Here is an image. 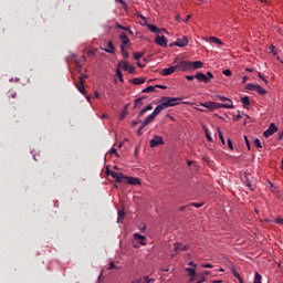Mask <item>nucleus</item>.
Returning <instances> with one entry per match:
<instances>
[{"instance_id":"aec40b11","label":"nucleus","mask_w":283,"mask_h":283,"mask_svg":"<svg viewBox=\"0 0 283 283\" xmlns=\"http://www.w3.org/2000/svg\"><path fill=\"white\" fill-rule=\"evenodd\" d=\"M134 240H138L139 244L142 245H146V242H144L146 240V237L140 234V233H134L133 234Z\"/></svg>"},{"instance_id":"e2e57ef3","label":"nucleus","mask_w":283,"mask_h":283,"mask_svg":"<svg viewBox=\"0 0 283 283\" xmlns=\"http://www.w3.org/2000/svg\"><path fill=\"white\" fill-rule=\"evenodd\" d=\"M144 281H145V283H150V282H151V280L149 279V276H145V277H144Z\"/></svg>"},{"instance_id":"dca6fc26","label":"nucleus","mask_w":283,"mask_h":283,"mask_svg":"<svg viewBox=\"0 0 283 283\" xmlns=\"http://www.w3.org/2000/svg\"><path fill=\"white\" fill-rule=\"evenodd\" d=\"M221 108H224V109H234V106H233V105H229V104L216 103V102H214V109H221Z\"/></svg>"},{"instance_id":"6e6d98bb","label":"nucleus","mask_w":283,"mask_h":283,"mask_svg":"<svg viewBox=\"0 0 283 283\" xmlns=\"http://www.w3.org/2000/svg\"><path fill=\"white\" fill-rule=\"evenodd\" d=\"M111 154H112V155H115L116 157H119V155H118V153H117V150H116L115 148H113V149L111 150Z\"/></svg>"},{"instance_id":"864d4df0","label":"nucleus","mask_w":283,"mask_h":283,"mask_svg":"<svg viewBox=\"0 0 283 283\" xmlns=\"http://www.w3.org/2000/svg\"><path fill=\"white\" fill-rule=\"evenodd\" d=\"M207 77L208 78H214V75H213V73L211 71H208L207 72Z\"/></svg>"},{"instance_id":"a211bd4d","label":"nucleus","mask_w":283,"mask_h":283,"mask_svg":"<svg viewBox=\"0 0 283 283\" xmlns=\"http://www.w3.org/2000/svg\"><path fill=\"white\" fill-rule=\"evenodd\" d=\"M201 107H206L207 109H210L211 112L216 111V102H206L200 103Z\"/></svg>"},{"instance_id":"1a4fd4ad","label":"nucleus","mask_w":283,"mask_h":283,"mask_svg":"<svg viewBox=\"0 0 283 283\" xmlns=\"http://www.w3.org/2000/svg\"><path fill=\"white\" fill-rule=\"evenodd\" d=\"M177 70V65H172V66H169V67H165L161 70V75L163 76H168V75H171L172 73H175Z\"/></svg>"},{"instance_id":"4be33fe9","label":"nucleus","mask_w":283,"mask_h":283,"mask_svg":"<svg viewBox=\"0 0 283 283\" xmlns=\"http://www.w3.org/2000/svg\"><path fill=\"white\" fill-rule=\"evenodd\" d=\"M144 98L146 97H138L135 99V103H134V109H140V107H143L144 103Z\"/></svg>"},{"instance_id":"0eeeda50","label":"nucleus","mask_w":283,"mask_h":283,"mask_svg":"<svg viewBox=\"0 0 283 283\" xmlns=\"http://www.w3.org/2000/svg\"><path fill=\"white\" fill-rule=\"evenodd\" d=\"M163 144H164L163 137L156 136V137H154V139L150 140L149 146H150V148H156Z\"/></svg>"},{"instance_id":"2f4dec72","label":"nucleus","mask_w":283,"mask_h":283,"mask_svg":"<svg viewBox=\"0 0 283 283\" xmlns=\"http://www.w3.org/2000/svg\"><path fill=\"white\" fill-rule=\"evenodd\" d=\"M116 75H117V77L119 78V81H120L122 83H124L123 73H122L119 66H117Z\"/></svg>"},{"instance_id":"c9c22d12","label":"nucleus","mask_w":283,"mask_h":283,"mask_svg":"<svg viewBox=\"0 0 283 283\" xmlns=\"http://www.w3.org/2000/svg\"><path fill=\"white\" fill-rule=\"evenodd\" d=\"M210 42L216 43V44H222V42L220 41V39L216 38V36H211L209 38Z\"/></svg>"},{"instance_id":"8fccbe9b","label":"nucleus","mask_w":283,"mask_h":283,"mask_svg":"<svg viewBox=\"0 0 283 283\" xmlns=\"http://www.w3.org/2000/svg\"><path fill=\"white\" fill-rule=\"evenodd\" d=\"M269 50L273 55H277V53H275V46L271 45Z\"/></svg>"},{"instance_id":"72a5a7b5","label":"nucleus","mask_w":283,"mask_h":283,"mask_svg":"<svg viewBox=\"0 0 283 283\" xmlns=\"http://www.w3.org/2000/svg\"><path fill=\"white\" fill-rule=\"evenodd\" d=\"M253 283H262V275L259 273H255Z\"/></svg>"},{"instance_id":"0e129e2a","label":"nucleus","mask_w":283,"mask_h":283,"mask_svg":"<svg viewBox=\"0 0 283 283\" xmlns=\"http://www.w3.org/2000/svg\"><path fill=\"white\" fill-rule=\"evenodd\" d=\"M276 222H277V224H283V219L277 218V219H276Z\"/></svg>"},{"instance_id":"69168bd1","label":"nucleus","mask_w":283,"mask_h":283,"mask_svg":"<svg viewBox=\"0 0 283 283\" xmlns=\"http://www.w3.org/2000/svg\"><path fill=\"white\" fill-rule=\"evenodd\" d=\"M282 138H283V130H282L281 133H279L277 139H279V140H282Z\"/></svg>"},{"instance_id":"bb28decb","label":"nucleus","mask_w":283,"mask_h":283,"mask_svg":"<svg viewBox=\"0 0 283 283\" xmlns=\"http://www.w3.org/2000/svg\"><path fill=\"white\" fill-rule=\"evenodd\" d=\"M203 130H205L208 142L213 143V137L211 136L209 128L207 126H203Z\"/></svg>"},{"instance_id":"412c9836","label":"nucleus","mask_w":283,"mask_h":283,"mask_svg":"<svg viewBox=\"0 0 283 283\" xmlns=\"http://www.w3.org/2000/svg\"><path fill=\"white\" fill-rule=\"evenodd\" d=\"M186 272H188V275H190V282H195V280L197 277L196 270L192 268H187Z\"/></svg>"},{"instance_id":"7ed1b4c3","label":"nucleus","mask_w":283,"mask_h":283,"mask_svg":"<svg viewBox=\"0 0 283 283\" xmlns=\"http://www.w3.org/2000/svg\"><path fill=\"white\" fill-rule=\"evenodd\" d=\"M106 175L108 177H113L114 179H116V182H118V184L124 182L125 176H123L122 174H118V172H115L113 170L106 169Z\"/></svg>"},{"instance_id":"58836bf2","label":"nucleus","mask_w":283,"mask_h":283,"mask_svg":"<svg viewBox=\"0 0 283 283\" xmlns=\"http://www.w3.org/2000/svg\"><path fill=\"white\" fill-rule=\"evenodd\" d=\"M217 130H218L219 138H220L221 143L224 145L226 142H224V137H223V135H222V132H221L220 127H218Z\"/></svg>"},{"instance_id":"a18cd8bd","label":"nucleus","mask_w":283,"mask_h":283,"mask_svg":"<svg viewBox=\"0 0 283 283\" xmlns=\"http://www.w3.org/2000/svg\"><path fill=\"white\" fill-rule=\"evenodd\" d=\"M124 218H125V212L123 210L118 211V221H122Z\"/></svg>"},{"instance_id":"423d86ee","label":"nucleus","mask_w":283,"mask_h":283,"mask_svg":"<svg viewBox=\"0 0 283 283\" xmlns=\"http://www.w3.org/2000/svg\"><path fill=\"white\" fill-rule=\"evenodd\" d=\"M195 77L202 83H210V77H208L207 74L202 73V72H197L195 74Z\"/></svg>"},{"instance_id":"6ab92c4d","label":"nucleus","mask_w":283,"mask_h":283,"mask_svg":"<svg viewBox=\"0 0 283 283\" xmlns=\"http://www.w3.org/2000/svg\"><path fill=\"white\" fill-rule=\"evenodd\" d=\"M156 119V117L150 114L148 115L145 120L143 122V127H147L149 124H151L154 120ZM139 123H142V120H139Z\"/></svg>"},{"instance_id":"c85d7f7f","label":"nucleus","mask_w":283,"mask_h":283,"mask_svg":"<svg viewBox=\"0 0 283 283\" xmlns=\"http://www.w3.org/2000/svg\"><path fill=\"white\" fill-rule=\"evenodd\" d=\"M147 28H148L149 31H151L153 33H160V29H157L156 25L148 24Z\"/></svg>"},{"instance_id":"bf43d9fd","label":"nucleus","mask_w":283,"mask_h":283,"mask_svg":"<svg viewBox=\"0 0 283 283\" xmlns=\"http://www.w3.org/2000/svg\"><path fill=\"white\" fill-rule=\"evenodd\" d=\"M188 265H190L191 266V269H193V270H196L197 269V264H195L193 262H190V263H188Z\"/></svg>"},{"instance_id":"4c0bfd02","label":"nucleus","mask_w":283,"mask_h":283,"mask_svg":"<svg viewBox=\"0 0 283 283\" xmlns=\"http://www.w3.org/2000/svg\"><path fill=\"white\" fill-rule=\"evenodd\" d=\"M116 27H117V29H122V30L127 31L128 33L133 34V31L128 27L125 28L120 24H117Z\"/></svg>"},{"instance_id":"3c124183","label":"nucleus","mask_w":283,"mask_h":283,"mask_svg":"<svg viewBox=\"0 0 283 283\" xmlns=\"http://www.w3.org/2000/svg\"><path fill=\"white\" fill-rule=\"evenodd\" d=\"M243 138L245 139V146H248V149L250 150L251 149V145L249 143V139H248L247 135Z\"/></svg>"},{"instance_id":"6e6552de","label":"nucleus","mask_w":283,"mask_h":283,"mask_svg":"<svg viewBox=\"0 0 283 283\" xmlns=\"http://www.w3.org/2000/svg\"><path fill=\"white\" fill-rule=\"evenodd\" d=\"M167 39L163 35H156L155 43L160 45V48H167Z\"/></svg>"},{"instance_id":"13d9d810","label":"nucleus","mask_w":283,"mask_h":283,"mask_svg":"<svg viewBox=\"0 0 283 283\" xmlns=\"http://www.w3.org/2000/svg\"><path fill=\"white\" fill-rule=\"evenodd\" d=\"M9 97H11V98H15V97H17V93H15V92H11V93H9Z\"/></svg>"},{"instance_id":"9b49d317","label":"nucleus","mask_w":283,"mask_h":283,"mask_svg":"<svg viewBox=\"0 0 283 283\" xmlns=\"http://www.w3.org/2000/svg\"><path fill=\"white\" fill-rule=\"evenodd\" d=\"M189 43L188 36H184L182 39H177L175 42L177 48H186V45Z\"/></svg>"},{"instance_id":"a878e982","label":"nucleus","mask_w":283,"mask_h":283,"mask_svg":"<svg viewBox=\"0 0 283 283\" xmlns=\"http://www.w3.org/2000/svg\"><path fill=\"white\" fill-rule=\"evenodd\" d=\"M241 102L243 103V107H244L245 109H249V107H250V105H251L249 96L241 97Z\"/></svg>"},{"instance_id":"473e14b6","label":"nucleus","mask_w":283,"mask_h":283,"mask_svg":"<svg viewBox=\"0 0 283 283\" xmlns=\"http://www.w3.org/2000/svg\"><path fill=\"white\" fill-rule=\"evenodd\" d=\"M120 52H122V55L124 56V59H126V60L129 59V54L126 51V48L120 46Z\"/></svg>"},{"instance_id":"338daca9","label":"nucleus","mask_w":283,"mask_h":283,"mask_svg":"<svg viewBox=\"0 0 283 283\" xmlns=\"http://www.w3.org/2000/svg\"><path fill=\"white\" fill-rule=\"evenodd\" d=\"M202 268L212 269L213 265H211V264H205V265H202Z\"/></svg>"},{"instance_id":"4d7b16f0","label":"nucleus","mask_w":283,"mask_h":283,"mask_svg":"<svg viewBox=\"0 0 283 283\" xmlns=\"http://www.w3.org/2000/svg\"><path fill=\"white\" fill-rule=\"evenodd\" d=\"M228 146H229V148H230L231 150H233V144H232L231 139L228 140Z\"/></svg>"},{"instance_id":"09e8293b","label":"nucleus","mask_w":283,"mask_h":283,"mask_svg":"<svg viewBox=\"0 0 283 283\" xmlns=\"http://www.w3.org/2000/svg\"><path fill=\"white\" fill-rule=\"evenodd\" d=\"M241 118H242V115L240 114V111H239V115L233 116V120L239 122Z\"/></svg>"},{"instance_id":"7c9ffc66","label":"nucleus","mask_w":283,"mask_h":283,"mask_svg":"<svg viewBox=\"0 0 283 283\" xmlns=\"http://www.w3.org/2000/svg\"><path fill=\"white\" fill-rule=\"evenodd\" d=\"M255 92H258L260 95H265L268 93L266 90L262 88L260 85L255 87Z\"/></svg>"},{"instance_id":"a19ab883","label":"nucleus","mask_w":283,"mask_h":283,"mask_svg":"<svg viewBox=\"0 0 283 283\" xmlns=\"http://www.w3.org/2000/svg\"><path fill=\"white\" fill-rule=\"evenodd\" d=\"M144 128H145L144 123H142V126H139L138 129H137V135L138 136H143Z\"/></svg>"},{"instance_id":"ea45409f","label":"nucleus","mask_w":283,"mask_h":283,"mask_svg":"<svg viewBox=\"0 0 283 283\" xmlns=\"http://www.w3.org/2000/svg\"><path fill=\"white\" fill-rule=\"evenodd\" d=\"M232 273L239 280L240 283H243L241 275L235 270H233Z\"/></svg>"},{"instance_id":"f3484780","label":"nucleus","mask_w":283,"mask_h":283,"mask_svg":"<svg viewBox=\"0 0 283 283\" xmlns=\"http://www.w3.org/2000/svg\"><path fill=\"white\" fill-rule=\"evenodd\" d=\"M189 250V244L182 245L181 243H175V251L177 253Z\"/></svg>"},{"instance_id":"f704fd0d","label":"nucleus","mask_w":283,"mask_h":283,"mask_svg":"<svg viewBox=\"0 0 283 283\" xmlns=\"http://www.w3.org/2000/svg\"><path fill=\"white\" fill-rule=\"evenodd\" d=\"M156 91V87L154 86H148L146 87L145 90L142 91V93H151V92H155Z\"/></svg>"},{"instance_id":"774afa93","label":"nucleus","mask_w":283,"mask_h":283,"mask_svg":"<svg viewBox=\"0 0 283 283\" xmlns=\"http://www.w3.org/2000/svg\"><path fill=\"white\" fill-rule=\"evenodd\" d=\"M155 87L161 88V90H166L167 88L166 86H163V85H156Z\"/></svg>"},{"instance_id":"e433bc0d","label":"nucleus","mask_w":283,"mask_h":283,"mask_svg":"<svg viewBox=\"0 0 283 283\" xmlns=\"http://www.w3.org/2000/svg\"><path fill=\"white\" fill-rule=\"evenodd\" d=\"M256 87H258V85H254V84L245 85V90H248V91H256Z\"/></svg>"},{"instance_id":"de8ad7c7","label":"nucleus","mask_w":283,"mask_h":283,"mask_svg":"<svg viewBox=\"0 0 283 283\" xmlns=\"http://www.w3.org/2000/svg\"><path fill=\"white\" fill-rule=\"evenodd\" d=\"M207 280L205 275H201L199 280L196 281V283H203Z\"/></svg>"},{"instance_id":"5fc2aeb1","label":"nucleus","mask_w":283,"mask_h":283,"mask_svg":"<svg viewBox=\"0 0 283 283\" xmlns=\"http://www.w3.org/2000/svg\"><path fill=\"white\" fill-rule=\"evenodd\" d=\"M245 186L249 187V190H251V191L254 190L253 185H252L251 182L248 181V182L245 184Z\"/></svg>"},{"instance_id":"20e7f679","label":"nucleus","mask_w":283,"mask_h":283,"mask_svg":"<svg viewBox=\"0 0 283 283\" xmlns=\"http://www.w3.org/2000/svg\"><path fill=\"white\" fill-rule=\"evenodd\" d=\"M276 132H277V126L274 125V123H271L270 126H269V128L263 132V136H264L265 138H269V137H271L273 134H275Z\"/></svg>"},{"instance_id":"c756f323","label":"nucleus","mask_w":283,"mask_h":283,"mask_svg":"<svg viewBox=\"0 0 283 283\" xmlns=\"http://www.w3.org/2000/svg\"><path fill=\"white\" fill-rule=\"evenodd\" d=\"M133 56H134L135 61H138L144 56V53L143 52H134Z\"/></svg>"},{"instance_id":"680f3d73","label":"nucleus","mask_w":283,"mask_h":283,"mask_svg":"<svg viewBox=\"0 0 283 283\" xmlns=\"http://www.w3.org/2000/svg\"><path fill=\"white\" fill-rule=\"evenodd\" d=\"M113 269H116V266H115V264L112 262V263L109 264V266H108L107 270H113Z\"/></svg>"},{"instance_id":"cd10ccee","label":"nucleus","mask_w":283,"mask_h":283,"mask_svg":"<svg viewBox=\"0 0 283 283\" xmlns=\"http://www.w3.org/2000/svg\"><path fill=\"white\" fill-rule=\"evenodd\" d=\"M216 97H217L218 99H220L222 103H223V102H229V103H228L229 105H233V102H232L230 98H227V97L220 96V95H216Z\"/></svg>"},{"instance_id":"f8f14e48","label":"nucleus","mask_w":283,"mask_h":283,"mask_svg":"<svg viewBox=\"0 0 283 283\" xmlns=\"http://www.w3.org/2000/svg\"><path fill=\"white\" fill-rule=\"evenodd\" d=\"M107 48L108 49L101 48V50H103V52H105L107 54H114L115 53V45H114L113 41H108Z\"/></svg>"},{"instance_id":"f03ea898","label":"nucleus","mask_w":283,"mask_h":283,"mask_svg":"<svg viewBox=\"0 0 283 283\" xmlns=\"http://www.w3.org/2000/svg\"><path fill=\"white\" fill-rule=\"evenodd\" d=\"M118 67H123L124 71H128L130 74H135V66L128 61H120Z\"/></svg>"},{"instance_id":"37998d69","label":"nucleus","mask_w":283,"mask_h":283,"mask_svg":"<svg viewBox=\"0 0 283 283\" xmlns=\"http://www.w3.org/2000/svg\"><path fill=\"white\" fill-rule=\"evenodd\" d=\"M127 115H128L127 109H124V111L122 112L120 116H119V119H120V120H124V118H125Z\"/></svg>"},{"instance_id":"9d476101","label":"nucleus","mask_w":283,"mask_h":283,"mask_svg":"<svg viewBox=\"0 0 283 283\" xmlns=\"http://www.w3.org/2000/svg\"><path fill=\"white\" fill-rule=\"evenodd\" d=\"M76 88L80 93H82L83 95H86L87 92L85 90V85H84V77H80L78 80V84L76 85Z\"/></svg>"},{"instance_id":"c03bdc74","label":"nucleus","mask_w":283,"mask_h":283,"mask_svg":"<svg viewBox=\"0 0 283 283\" xmlns=\"http://www.w3.org/2000/svg\"><path fill=\"white\" fill-rule=\"evenodd\" d=\"M222 73L226 76H231L232 75V71L230 69L223 70Z\"/></svg>"},{"instance_id":"79ce46f5","label":"nucleus","mask_w":283,"mask_h":283,"mask_svg":"<svg viewBox=\"0 0 283 283\" xmlns=\"http://www.w3.org/2000/svg\"><path fill=\"white\" fill-rule=\"evenodd\" d=\"M253 144H254V146L258 147V148H263V146H262L260 139H254Z\"/></svg>"},{"instance_id":"39448f33","label":"nucleus","mask_w":283,"mask_h":283,"mask_svg":"<svg viewBox=\"0 0 283 283\" xmlns=\"http://www.w3.org/2000/svg\"><path fill=\"white\" fill-rule=\"evenodd\" d=\"M176 67L181 71H191V61H180L177 63Z\"/></svg>"},{"instance_id":"393cba45","label":"nucleus","mask_w":283,"mask_h":283,"mask_svg":"<svg viewBox=\"0 0 283 283\" xmlns=\"http://www.w3.org/2000/svg\"><path fill=\"white\" fill-rule=\"evenodd\" d=\"M150 109H154L153 105H147L146 107L142 108L139 114H138V117H143L146 113L150 112Z\"/></svg>"},{"instance_id":"b1692460","label":"nucleus","mask_w":283,"mask_h":283,"mask_svg":"<svg viewBox=\"0 0 283 283\" xmlns=\"http://www.w3.org/2000/svg\"><path fill=\"white\" fill-rule=\"evenodd\" d=\"M164 106L163 103H160L159 105L156 106V108L154 109V112L151 113L155 117H158V115H160V113H163Z\"/></svg>"},{"instance_id":"052dcab7","label":"nucleus","mask_w":283,"mask_h":283,"mask_svg":"<svg viewBox=\"0 0 283 283\" xmlns=\"http://www.w3.org/2000/svg\"><path fill=\"white\" fill-rule=\"evenodd\" d=\"M249 81V77L247 75H243L242 83L245 84Z\"/></svg>"},{"instance_id":"2eb2a0df","label":"nucleus","mask_w":283,"mask_h":283,"mask_svg":"<svg viewBox=\"0 0 283 283\" xmlns=\"http://www.w3.org/2000/svg\"><path fill=\"white\" fill-rule=\"evenodd\" d=\"M203 67L202 61H190V70H200Z\"/></svg>"},{"instance_id":"49530a36","label":"nucleus","mask_w":283,"mask_h":283,"mask_svg":"<svg viewBox=\"0 0 283 283\" xmlns=\"http://www.w3.org/2000/svg\"><path fill=\"white\" fill-rule=\"evenodd\" d=\"M203 206L205 203H196V202L190 203V207H195V208H201Z\"/></svg>"},{"instance_id":"603ef678","label":"nucleus","mask_w":283,"mask_h":283,"mask_svg":"<svg viewBox=\"0 0 283 283\" xmlns=\"http://www.w3.org/2000/svg\"><path fill=\"white\" fill-rule=\"evenodd\" d=\"M196 78V75H186V80L193 81Z\"/></svg>"},{"instance_id":"4468645a","label":"nucleus","mask_w":283,"mask_h":283,"mask_svg":"<svg viewBox=\"0 0 283 283\" xmlns=\"http://www.w3.org/2000/svg\"><path fill=\"white\" fill-rule=\"evenodd\" d=\"M119 39L122 40L123 44L120 46H124V48H130V43H129V39L128 36L126 35V33H122L119 35Z\"/></svg>"},{"instance_id":"f257e3e1","label":"nucleus","mask_w":283,"mask_h":283,"mask_svg":"<svg viewBox=\"0 0 283 283\" xmlns=\"http://www.w3.org/2000/svg\"><path fill=\"white\" fill-rule=\"evenodd\" d=\"M181 102H182L181 97L164 96L160 99V103H161L164 109H168V107H176V105H179Z\"/></svg>"},{"instance_id":"5701e85b","label":"nucleus","mask_w":283,"mask_h":283,"mask_svg":"<svg viewBox=\"0 0 283 283\" xmlns=\"http://www.w3.org/2000/svg\"><path fill=\"white\" fill-rule=\"evenodd\" d=\"M146 82V77H133V80H130V83H133L134 85H140L144 84Z\"/></svg>"},{"instance_id":"ddd939ff","label":"nucleus","mask_w":283,"mask_h":283,"mask_svg":"<svg viewBox=\"0 0 283 283\" xmlns=\"http://www.w3.org/2000/svg\"><path fill=\"white\" fill-rule=\"evenodd\" d=\"M124 180H126V184H128V185H133V186L140 185V180L138 178H135V177H126L125 176Z\"/></svg>"}]
</instances>
